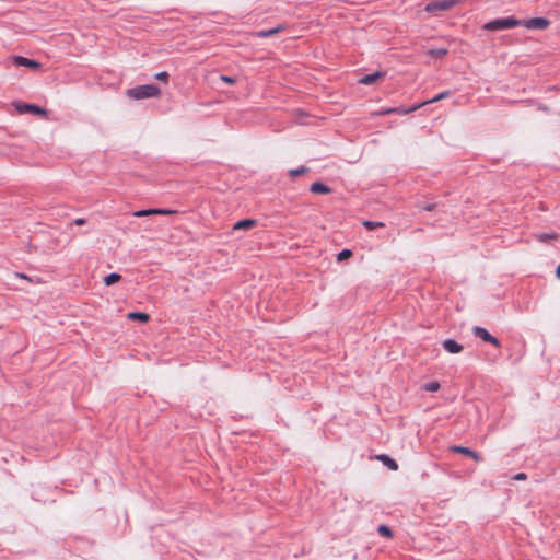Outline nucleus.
<instances>
[{
    "label": "nucleus",
    "mask_w": 560,
    "mask_h": 560,
    "mask_svg": "<svg viewBox=\"0 0 560 560\" xmlns=\"http://www.w3.org/2000/svg\"><path fill=\"white\" fill-rule=\"evenodd\" d=\"M310 191L313 194L327 195L330 194L332 189L325 183L318 180L311 185Z\"/></svg>",
    "instance_id": "12"
},
{
    "label": "nucleus",
    "mask_w": 560,
    "mask_h": 560,
    "mask_svg": "<svg viewBox=\"0 0 560 560\" xmlns=\"http://www.w3.org/2000/svg\"><path fill=\"white\" fill-rule=\"evenodd\" d=\"M460 0H436V1H432V2H429L427 5H425V11L428 13H438V12H441V11H447L450 10L451 8H453L455 4H457Z\"/></svg>",
    "instance_id": "4"
},
{
    "label": "nucleus",
    "mask_w": 560,
    "mask_h": 560,
    "mask_svg": "<svg viewBox=\"0 0 560 560\" xmlns=\"http://www.w3.org/2000/svg\"><path fill=\"white\" fill-rule=\"evenodd\" d=\"M13 63L18 67H25L32 70H38L42 68V65L38 61L23 56H14Z\"/></svg>",
    "instance_id": "8"
},
{
    "label": "nucleus",
    "mask_w": 560,
    "mask_h": 560,
    "mask_svg": "<svg viewBox=\"0 0 560 560\" xmlns=\"http://www.w3.org/2000/svg\"><path fill=\"white\" fill-rule=\"evenodd\" d=\"M452 95V92L451 91H443L439 94H436L434 97H432L431 100H428V101H424L422 102L421 104H423V106L425 104H431V103H435V102H439V101H442L444 98H447Z\"/></svg>",
    "instance_id": "18"
},
{
    "label": "nucleus",
    "mask_w": 560,
    "mask_h": 560,
    "mask_svg": "<svg viewBox=\"0 0 560 560\" xmlns=\"http://www.w3.org/2000/svg\"><path fill=\"white\" fill-rule=\"evenodd\" d=\"M418 207L424 211H433L436 208V203L423 202V203H419Z\"/></svg>",
    "instance_id": "28"
},
{
    "label": "nucleus",
    "mask_w": 560,
    "mask_h": 560,
    "mask_svg": "<svg viewBox=\"0 0 560 560\" xmlns=\"http://www.w3.org/2000/svg\"><path fill=\"white\" fill-rule=\"evenodd\" d=\"M423 104H415L410 107L406 106H398V107H388V108H382L377 115H390V114H399V115H407L410 113H413L421 108Z\"/></svg>",
    "instance_id": "6"
},
{
    "label": "nucleus",
    "mask_w": 560,
    "mask_h": 560,
    "mask_svg": "<svg viewBox=\"0 0 560 560\" xmlns=\"http://www.w3.org/2000/svg\"><path fill=\"white\" fill-rule=\"evenodd\" d=\"M514 480H526L527 475L525 472H517L513 477Z\"/></svg>",
    "instance_id": "30"
},
{
    "label": "nucleus",
    "mask_w": 560,
    "mask_h": 560,
    "mask_svg": "<svg viewBox=\"0 0 560 560\" xmlns=\"http://www.w3.org/2000/svg\"><path fill=\"white\" fill-rule=\"evenodd\" d=\"M220 80L230 85H234L237 82L235 77H231V75H226V74H221Z\"/></svg>",
    "instance_id": "26"
},
{
    "label": "nucleus",
    "mask_w": 560,
    "mask_h": 560,
    "mask_svg": "<svg viewBox=\"0 0 560 560\" xmlns=\"http://www.w3.org/2000/svg\"><path fill=\"white\" fill-rule=\"evenodd\" d=\"M388 469L390 470H397L398 469V464L397 462L392 458L389 455H386V454H382V455H378L377 457Z\"/></svg>",
    "instance_id": "14"
},
{
    "label": "nucleus",
    "mask_w": 560,
    "mask_h": 560,
    "mask_svg": "<svg viewBox=\"0 0 560 560\" xmlns=\"http://www.w3.org/2000/svg\"><path fill=\"white\" fill-rule=\"evenodd\" d=\"M120 279H121V276L119 273L112 272L104 277V283H105V285L109 287V285L117 283Z\"/></svg>",
    "instance_id": "20"
},
{
    "label": "nucleus",
    "mask_w": 560,
    "mask_h": 560,
    "mask_svg": "<svg viewBox=\"0 0 560 560\" xmlns=\"http://www.w3.org/2000/svg\"><path fill=\"white\" fill-rule=\"evenodd\" d=\"M377 533L382 537H386V538H392L394 535L393 530L387 525H384V524H382L377 527Z\"/></svg>",
    "instance_id": "21"
},
{
    "label": "nucleus",
    "mask_w": 560,
    "mask_h": 560,
    "mask_svg": "<svg viewBox=\"0 0 560 560\" xmlns=\"http://www.w3.org/2000/svg\"><path fill=\"white\" fill-rule=\"evenodd\" d=\"M555 237H556V235H553V234H552V235H546V236L544 237V240H545V238H555Z\"/></svg>",
    "instance_id": "33"
},
{
    "label": "nucleus",
    "mask_w": 560,
    "mask_h": 560,
    "mask_svg": "<svg viewBox=\"0 0 560 560\" xmlns=\"http://www.w3.org/2000/svg\"><path fill=\"white\" fill-rule=\"evenodd\" d=\"M442 347L445 351L452 354H456L463 351L464 347L454 339H445L442 342Z\"/></svg>",
    "instance_id": "11"
},
{
    "label": "nucleus",
    "mask_w": 560,
    "mask_h": 560,
    "mask_svg": "<svg viewBox=\"0 0 560 560\" xmlns=\"http://www.w3.org/2000/svg\"><path fill=\"white\" fill-rule=\"evenodd\" d=\"M13 106L19 114H33L36 116L47 117V110L36 104L25 102H14Z\"/></svg>",
    "instance_id": "3"
},
{
    "label": "nucleus",
    "mask_w": 560,
    "mask_h": 560,
    "mask_svg": "<svg viewBox=\"0 0 560 560\" xmlns=\"http://www.w3.org/2000/svg\"><path fill=\"white\" fill-rule=\"evenodd\" d=\"M256 225V220L254 219H242L238 220L234 226L233 230H249Z\"/></svg>",
    "instance_id": "13"
},
{
    "label": "nucleus",
    "mask_w": 560,
    "mask_h": 560,
    "mask_svg": "<svg viewBox=\"0 0 560 560\" xmlns=\"http://www.w3.org/2000/svg\"><path fill=\"white\" fill-rule=\"evenodd\" d=\"M154 78L161 82H164V83H167L168 79H170V74L168 72L166 71H161V72H158Z\"/></svg>",
    "instance_id": "27"
},
{
    "label": "nucleus",
    "mask_w": 560,
    "mask_h": 560,
    "mask_svg": "<svg viewBox=\"0 0 560 560\" xmlns=\"http://www.w3.org/2000/svg\"><path fill=\"white\" fill-rule=\"evenodd\" d=\"M353 253L351 249H348V248H343L342 250H340L336 258H337V261H343V260H347L349 259L350 257H352Z\"/></svg>",
    "instance_id": "23"
},
{
    "label": "nucleus",
    "mask_w": 560,
    "mask_h": 560,
    "mask_svg": "<svg viewBox=\"0 0 560 560\" xmlns=\"http://www.w3.org/2000/svg\"><path fill=\"white\" fill-rule=\"evenodd\" d=\"M522 20L516 19L515 16H505V18H498L494 20H491L482 25V30L485 31H502V30H509L514 28L522 25Z\"/></svg>",
    "instance_id": "2"
},
{
    "label": "nucleus",
    "mask_w": 560,
    "mask_h": 560,
    "mask_svg": "<svg viewBox=\"0 0 560 560\" xmlns=\"http://www.w3.org/2000/svg\"><path fill=\"white\" fill-rule=\"evenodd\" d=\"M162 94L161 89L155 84L137 85L126 90V95L131 100H144L152 97H160Z\"/></svg>",
    "instance_id": "1"
},
{
    "label": "nucleus",
    "mask_w": 560,
    "mask_h": 560,
    "mask_svg": "<svg viewBox=\"0 0 560 560\" xmlns=\"http://www.w3.org/2000/svg\"><path fill=\"white\" fill-rule=\"evenodd\" d=\"M128 318L132 320H138L140 323H148L150 320V315L144 312H130L128 314Z\"/></svg>",
    "instance_id": "16"
},
{
    "label": "nucleus",
    "mask_w": 560,
    "mask_h": 560,
    "mask_svg": "<svg viewBox=\"0 0 560 560\" xmlns=\"http://www.w3.org/2000/svg\"><path fill=\"white\" fill-rule=\"evenodd\" d=\"M522 25L528 30H546L550 25V21L547 18H532L528 20H522Z\"/></svg>",
    "instance_id": "7"
},
{
    "label": "nucleus",
    "mask_w": 560,
    "mask_h": 560,
    "mask_svg": "<svg viewBox=\"0 0 560 560\" xmlns=\"http://www.w3.org/2000/svg\"><path fill=\"white\" fill-rule=\"evenodd\" d=\"M85 223H86V220H85V219H83V218H78V219H75V220L73 221V224H75V225H83V224H85Z\"/></svg>",
    "instance_id": "31"
},
{
    "label": "nucleus",
    "mask_w": 560,
    "mask_h": 560,
    "mask_svg": "<svg viewBox=\"0 0 560 560\" xmlns=\"http://www.w3.org/2000/svg\"><path fill=\"white\" fill-rule=\"evenodd\" d=\"M447 49L446 48H432L429 50V55L434 57V58H443L444 56L447 55Z\"/></svg>",
    "instance_id": "22"
},
{
    "label": "nucleus",
    "mask_w": 560,
    "mask_h": 560,
    "mask_svg": "<svg viewBox=\"0 0 560 560\" xmlns=\"http://www.w3.org/2000/svg\"><path fill=\"white\" fill-rule=\"evenodd\" d=\"M310 172V168L307 166H304V165H301L300 167L298 168H292L288 172L289 176L291 178H295L298 176H301V175H304V174H307Z\"/></svg>",
    "instance_id": "19"
},
{
    "label": "nucleus",
    "mask_w": 560,
    "mask_h": 560,
    "mask_svg": "<svg viewBox=\"0 0 560 560\" xmlns=\"http://www.w3.org/2000/svg\"><path fill=\"white\" fill-rule=\"evenodd\" d=\"M285 26L283 24H279L277 27L268 28V30H261L257 33L258 37L266 38L271 37L279 32H281Z\"/></svg>",
    "instance_id": "15"
},
{
    "label": "nucleus",
    "mask_w": 560,
    "mask_h": 560,
    "mask_svg": "<svg viewBox=\"0 0 560 560\" xmlns=\"http://www.w3.org/2000/svg\"><path fill=\"white\" fill-rule=\"evenodd\" d=\"M363 225L366 228V230L373 231L377 228H383L384 223L378 221H364Z\"/></svg>",
    "instance_id": "24"
},
{
    "label": "nucleus",
    "mask_w": 560,
    "mask_h": 560,
    "mask_svg": "<svg viewBox=\"0 0 560 560\" xmlns=\"http://www.w3.org/2000/svg\"><path fill=\"white\" fill-rule=\"evenodd\" d=\"M159 212V208H148L142 210H137L133 212V215L137 218L155 215Z\"/></svg>",
    "instance_id": "17"
},
{
    "label": "nucleus",
    "mask_w": 560,
    "mask_h": 560,
    "mask_svg": "<svg viewBox=\"0 0 560 560\" xmlns=\"http://www.w3.org/2000/svg\"><path fill=\"white\" fill-rule=\"evenodd\" d=\"M385 75H386L385 71H375L373 73L362 75L358 80V82L360 84H364V85H373V84L377 83L378 81L383 80L385 78Z\"/></svg>",
    "instance_id": "9"
},
{
    "label": "nucleus",
    "mask_w": 560,
    "mask_h": 560,
    "mask_svg": "<svg viewBox=\"0 0 560 560\" xmlns=\"http://www.w3.org/2000/svg\"><path fill=\"white\" fill-rule=\"evenodd\" d=\"M471 332L476 338H479L485 342L491 343L497 348L501 347L500 340L481 326H474Z\"/></svg>",
    "instance_id": "5"
},
{
    "label": "nucleus",
    "mask_w": 560,
    "mask_h": 560,
    "mask_svg": "<svg viewBox=\"0 0 560 560\" xmlns=\"http://www.w3.org/2000/svg\"><path fill=\"white\" fill-rule=\"evenodd\" d=\"M450 450L453 453L462 454V455H465V456H469L472 459H475L476 462L482 460L481 455L479 453L475 452L474 450L469 448V447L453 445V446L450 447Z\"/></svg>",
    "instance_id": "10"
},
{
    "label": "nucleus",
    "mask_w": 560,
    "mask_h": 560,
    "mask_svg": "<svg viewBox=\"0 0 560 560\" xmlns=\"http://www.w3.org/2000/svg\"><path fill=\"white\" fill-rule=\"evenodd\" d=\"M440 383L436 382V381H433V382H429L427 383L423 388L427 390V392H431V393H434V392H438L440 389Z\"/></svg>",
    "instance_id": "25"
},
{
    "label": "nucleus",
    "mask_w": 560,
    "mask_h": 560,
    "mask_svg": "<svg viewBox=\"0 0 560 560\" xmlns=\"http://www.w3.org/2000/svg\"><path fill=\"white\" fill-rule=\"evenodd\" d=\"M556 277L558 279H560V264L558 265V267L556 268Z\"/></svg>",
    "instance_id": "32"
},
{
    "label": "nucleus",
    "mask_w": 560,
    "mask_h": 560,
    "mask_svg": "<svg viewBox=\"0 0 560 560\" xmlns=\"http://www.w3.org/2000/svg\"><path fill=\"white\" fill-rule=\"evenodd\" d=\"M176 212H177L176 210L159 208L158 214H160V215H168V214H173V213H176Z\"/></svg>",
    "instance_id": "29"
}]
</instances>
